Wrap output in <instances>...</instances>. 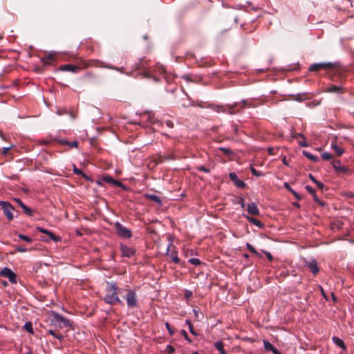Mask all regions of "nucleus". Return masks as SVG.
I'll return each mask as SVG.
<instances>
[{"mask_svg": "<svg viewBox=\"0 0 354 354\" xmlns=\"http://www.w3.org/2000/svg\"><path fill=\"white\" fill-rule=\"evenodd\" d=\"M219 150L223 152V154L226 156H231L233 154V151L229 148L220 147Z\"/></svg>", "mask_w": 354, "mask_h": 354, "instance_id": "nucleus-33", "label": "nucleus"}, {"mask_svg": "<svg viewBox=\"0 0 354 354\" xmlns=\"http://www.w3.org/2000/svg\"><path fill=\"white\" fill-rule=\"evenodd\" d=\"M303 154L308 159L316 162L318 160V158L315 156H313L310 153L308 152L307 151H303Z\"/></svg>", "mask_w": 354, "mask_h": 354, "instance_id": "nucleus-31", "label": "nucleus"}, {"mask_svg": "<svg viewBox=\"0 0 354 354\" xmlns=\"http://www.w3.org/2000/svg\"><path fill=\"white\" fill-rule=\"evenodd\" d=\"M57 53L55 52L48 53L45 56L41 58L44 65H50L57 60Z\"/></svg>", "mask_w": 354, "mask_h": 354, "instance_id": "nucleus-8", "label": "nucleus"}, {"mask_svg": "<svg viewBox=\"0 0 354 354\" xmlns=\"http://www.w3.org/2000/svg\"><path fill=\"white\" fill-rule=\"evenodd\" d=\"M59 70L62 71H68L73 73H78V67H77V65L73 64L61 65L59 68Z\"/></svg>", "mask_w": 354, "mask_h": 354, "instance_id": "nucleus-15", "label": "nucleus"}, {"mask_svg": "<svg viewBox=\"0 0 354 354\" xmlns=\"http://www.w3.org/2000/svg\"><path fill=\"white\" fill-rule=\"evenodd\" d=\"M229 177L236 187L241 189H244L246 187V184L243 181L239 180L237 175L234 172L230 173Z\"/></svg>", "mask_w": 354, "mask_h": 354, "instance_id": "nucleus-11", "label": "nucleus"}, {"mask_svg": "<svg viewBox=\"0 0 354 354\" xmlns=\"http://www.w3.org/2000/svg\"><path fill=\"white\" fill-rule=\"evenodd\" d=\"M331 147L333 149V150L336 152L338 156H342L344 152V149L338 147L336 142H333Z\"/></svg>", "mask_w": 354, "mask_h": 354, "instance_id": "nucleus-25", "label": "nucleus"}, {"mask_svg": "<svg viewBox=\"0 0 354 354\" xmlns=\"http://www.w3.org/2000/svg\"><path fill=\"white\" fill-rule=\"evenodd\" d=\"M186 323H187V325H188V326H189V332H190L192 335H194L196 336V335H197V333H196V332L194 330V326H193V324H192L191 321H189V320H186Z\"/></svg>", "mask_w": 354, "mask_h": 354, "instance_id": "nucleus-35", "label": "nucleus"}, {"mask_svg": "<svg viewBox=\"0 0 354 354\" xmlns=\"http://www.w3.org/2000/svg\"><path fill=\"white\" fill-rule=\"evenodd\" d=\"M37 230L41 232V233H44L46 235L48 236V237L50 238V239L55 241V242H58V241H60L61 240V238L58 236H56L55 234H54L52 232L46 230V229H44L42 227H37Z\"/></svg>", "mask_w": 354, "mask_h": 354, "instance_id": "nucleus-13", "label": "nucleus"}, {"mask_svg": "<svg viewBox=\"0 0 354 354\" xmlns=\"http://www.w3.org/2000/svg\"><path fill=\"white\" fill-rule=\"evenodd\" d=\"M84 78L86 80H90L93 84H97V77L91 72H87L84 75Z\"/></svg>", "mask_w": 354, "mask_h": 354, "instance_id": "nucleus-20", "label": "nucleus"}, {"mask_svg": "<svg viewBox=\"0 0 354 354\" xmlns=\"http://www.w3.org/2000/svg\"><path fill=\"white\" fill-rule=\"evenodd\" d=\"M332 165H333V167L335 168V169L337 171V169H338V166L341 165L340 160H335L332 162Z\"/></svg>", "mask_w": 354, "mask_h": 354, "instance_id": "nucleus-50", "label": "nucleus"}, {"mask_svg": "<svg viewBox=\"0 0 354 354\" xmlns=\"http://www.w3.org/2000/svg\"><path fill=\"white\" fill-rule=\"evenodd\" d=\"M306 98H307L306 94L303 93V94H297L295 96V100L298 101V102H302L304 100H306Z\"/></svg>", "mask_w": 354, "mask_h": 354, "instance_id": "nucleus-38", "label": "nucleus"}, {"mask_svg": "<svg viewBox=\"0 0 354 354\" xmlns=\"http://www.w3.org/2000/svg\"><path fill=\"white\" fill-rule=\"evenodd\" d=\"M334 67L335 64L331 62L315 63L309 66L308 71L311 72H317L321 70H330Z\"/></svg>", "mask_w": 354, "mask_h": 354, "instance_id": "nucleus-4", "label": "nucleus"}, {"mask_svg": "<svg viewBox=\"0 0 354 354\" xmlns=\"http://www.w3.org/2000/svg\"><path fill=\"white\" fill-rule=\"evenodd\" d=\"M246 247L248 249V250L253 254L259 256V252L256 250V249L249 243L246 244Z\"/></svg>", "mask_w": 354, "mask_h": 354, "instance_id": "nucleus-40", "label": "nucleus"}, {"mask_svg": "<svg viewBox=\"0 0 354 354\" xmlns=\"http://www.w3.org/2000/svg\"><path fill=\"white\" fill-rule=\"evenodd\" d=\"M175 348L171 345H167L165 348V352H167L168 354H171L174 353Z\"/></svg>", "mask_w": 354, "mask_h": 354, "instance_id": "nucleus-47", "label": "nucleus"}, {"mask_svg": "<svg viewBox=\"0 0 354 354\" xmlns=\"http://www.w3.org/2000/svg\"><path fill=\"white\" fill-rule=\"evenodd\" d=\"M10 149V147H4V148H3V149H2V154L3 155L7 154L8 152L9 151Z\"/></svg>", "mask_w": 354, "mask_h": 354, "instance_id": "nucleus-61", "label": "nucleus"}, {"mask_svg": "<svg viewBox=\"0 0 354 354\" xmlns=\"http://www.w3.org/2000/svg\"><path fill=\"white\" fill-rule=\"evenodd\" d=\"M165 123L169 128H173L174 126L173 122H171V120H167Z\"/></svg>", "mask_w": 354, "mask_h": 354, "instance_id": "nucleus-59", "label": "nucleus"}, {"mask_svg": "<svg viewBox=\"0 0 354 354\" xmlns=\"http://www.w3.org/2000/svg\"><path fill=\"white\" fill-rule=\"evenodd\" d=\"M215 348L219 351L221 354H227L226 351L224 349L223 343L221 341L214 343Z\"/></svg>", "mask_w": 354, "mask_h": 354, "instance_id": "nucleus-21", "label": "nucleus"}, {"mask_svg": "<svg viewBox=\"0 0 354 354\" xmlns=\"http://www.w3.org/2000/svg\"><path fill=\"white\" fill-rule=\"evenodd\" d=\"M295 137V138L300 137V138H301L303 139V140H302V141H299V142H299V145L300 146H301V147H307V146H308V144H307V142H306V140H305V137L304 136V135L300 134V133H298V134H297Z\"/></svg>", "mask_w": 354, "mask_h": 354, "instance_id": "nucleus-32", "label": "nucleus"}, {"mask_svg": "<svg viewBox=\"0 0 354 354\" xmlns=\"http://www.w3.org/2000/svg\"><path fill=\"white\" fill-rule=\"evenodd\" d=\"M102 180L107 183L112 184L113 182V178L110 175H105L102 177Z\"/></svg>", "mask_w": 354, "mask_h": 354, "instance_id": "nucleus-36", "label": "nucleus"}, {"mask_svg": "<svg viewBox=\"0 0 354 354\" xmlns=\"http://www.w3.org/2000/svg\"><path fill=\"white\" fill-rule=\"evenodd\" d=\"M115 228L117 234L122 238L129 239L132 236L131 231L123 226L120 222L115 223Z\"/></svg>", "mask_w": 354, "mask_h": 354, "instance_id": "nucleus-5", "label": "nucleus"}, {"mask_svg": "<svg viewBox=\"0 0 354 354\" xmlns=\"http://www.w3.org/2000/svg\"><path fill=\"white\" fill-rule=\"evenodd\" d=\"M306 189L310 194L315 195V191L312 187H310V185H307L306 186Z\"/></svg>", "mask_w": 354, "mask_h": 354, "instance_id": "nucleus-52", "label": "nucleus"}, {"mask_svg": "<svg viewBox=\"0 0 354 354\" xmlns=\"http://www.w3.org/2000/svg\"><path fill=\"white\" fill-rule=\"evenodd\" d=\"M48 334L52 335L53 336H54L55 337L59 340L63 339L62 335H61L60 333H55L53 330H48Z\"/></svg>", "mask_w": 354, "mask_h": 354, "instance_id": "nucleus-37", "label": "nucleus"}, {"mask_svg": "<svg viewBox=\"0 0 354 354\" xmlns=\"http://www.w3.org/2000/svg\"><path fill=\"white\" fill-rule=\"evenodd\" d=\"M344 88L336 85H333L327 88L326 90L328 93H344Z\"/></svg>", "mask_w": 354, "mask_h": 354, "instance_id": "nucleus-18", "label": "nucleus"}, {"mask_svg": "<svg viewBox=\"0 0 354 354\" xmlns=\"http://www.w3.org/2000/svg\"><path fill=\"white\" fill-rule=\"evenodd\" d=\"M284 187L290 192H291L294 196L297 199V200H301L302 197L301 195H299L297 192H295L294 189H292L290 186L289 185V184L288 183H284Z\"/></svg>", "mask_w": 354, "mask_h": 354, "instance_id": "nucleus-23", "label": "nucleus"}, {"mask_svg": "<svg viewBox=\"0 0 354 354\" xmlns=\"http://www.w3.org/2000/svg\"><path fill=\"white\" fill-rule=\"evenodd\" d=\"M120 250L121 251L122 256L128 258L133 257L136 253V250L134 248H129L123 244L120 245Z\"/></svg>", "mask_w": 354, "mask_h": 354, "instance_id": "nucleus-10", "label": "nucleus"}, {"mask_svg": "<svg viewBox=\"0 0 354 354\" xmlns=\"http://www.w3.org/2000/svg\"><path fill=\"white\" fill-rule=\"evenodd\" d=\"M348 171H349V169L347 167L342 166V165H339L338 169H337V172L342 173V174H346L347 172H348Z\"/></svg>", "mask_w": 354, "mask_h": 354, "instance_id": "nucleus-42", "label": "nucleus"}, {"mask_svg": "<svg viewBox=\"0 0 354 354\" xmlns=\"http://www.w3.org/2000/svg\"><path fill=\"white\" fill-rule=\"evenodd\" d=\"M181 334L184 336V337L189 342H192V340L189 339L187 332L185 330H181Z\"/></svg>", "mask_w": 354, "mask_h": 354, "instance_id": "nucleus-55", "label": "nucleus"}, {"mask_svg": "<svg viewBox=\"0 0 354 354\" xmlns=\"http://www.w3.org/2000/svg\"><path fill=\"white\" fill-rule=\"evenodd\" d=\"M247 211L249 214L254 216H257L259 214V209L254 203L248 204Z\"/></svg>", "mask_w": 354, "mask_h": 354, "instance_id": "nucleus-17", "label": "nucleus"}, {"mask_svg": "<svg viewBox=\"0 0 354 354\" xmlns=\"http://www.w3.org/2000/svg\"><path fill=\"white\" fill-rule=\"evenodd\" d=\"M165 326L167 329L168 330V332L171 335H173L175 333L174 329L170 326V324L168 322L165 323Z\"/></svg>", "mask_w": 354, "mask_h": 354, "instance_id": "nucleus-44", "label": "nucleus"}, {"mask_svg": "<svg viewBox=\"0 0 354 354\" xmlns=\"http://www.w3.org/2000/svg\"><path fill=\"white\" fill-rule=\"evenodd\" d=\"M239 104L238 102H235L232 105H218L212 104L209 105V107L217 113H227L228 114L232 115L239 112Z\"/></svg>", "mask_w": 354, "mask_h": 354, "instance_id": "nucleus-2", "label": "nucleus"}, {"mask_svg": "<svg viewBox=\"0 0 354 354\" xmlns=\"http://www.w3.org/2000/svg\"><path fill=\"white\" fill-rule=\"evenodd\" d=\"M78 142L77 140H73L72 142H69L68 147L77 148L78 147Z\"/></svg>", "mask_w": 354, "mask_h": 354, "instance_id": "nucleus-51", "label": "nucleus"}, {"mask_svg": "<svg viewBox=\"0 0 354 354\" xmlns=\"http://www.w3.org/2000/svg\"><path fill=\"white\" fill-rule=\"evenodd\" d=\"M147 120L151 124L160 123V124H162L161 122H158V120H156L154 115L152 113L147 112Z\"/></svg>", "mask_w": 354, "mask_h": 354, "instance_id": "nucleus-26", "label": "nucleus"}, {"mask_svg": "<svg viewBox=\"0 0 354 354\" xmlns=\"http://www.w3.org/2000/svg\"><path fill=\"white\" fill-rule=\"evenodd\" d=\"M278 151L277 148H273V147H268V152L270 155H274L277 153Z\"/></svg>", "mask_w": 354, "mask_h": 354, "instance_id": "nucleus-49", "label": "nucleus"}, {"mask_svg": "<svg viewBox=\"0 0 354 354\" xmlns=\"http://www.w3.org/2000/svg\"><path fill=\"white\" fill-rule=\"evenodd\" d=\"M53 317H54V320L57 323L60 324L59 326V327L71 326V323L69 319L64 317L63 316L60 315L58 313H53Z\"/></svg>", "mask_w": 354, "mask_h": 354, "instance_id": "nucleus-9", "label": "nucleus"}, {"mask_svg": "<svg viewBox=\"0 0 354 354\" xmlns=\"http://www.w3.org/2000/svg\"><path fill=\"white\" fill-rule=\"evenodd\" d=\"M197 170L198 171H204L205 173H209L210 172V169L209 168H207L205 166H198L197 167Z\"/></svg>", "mask_w": 354, "mask_h": 354, "instance_id": "nucleus-48", "label": "nucleus"}, {"mask_svg": "<svg viewBox=\"0 0 354 354\" xmlns=\"http://www.w3.org/2000/svg\"><path fill=\"white\" fill-rule=\"evenodd\" d=\"M145 68L144 62L140 60L138 63L136 64L134 66V69L139 70Z\"/></svg>", "mask_w": 354, "mask_h": 354, "instance_id": "nucleus-43", "label": "nucleus"}, {"mask_svg": "<svg viewBox=\"0 0 354 354\" xmlns=\"http://www.w3.org/2000/svg\"><path fill=\"white\" fill-rule=\"evenodd\" d=\"M246 218L251 223L255 225L256 226L260 228H262L263 227V223L259 220L250 216H246Z\"/></svg>", "mask_w": 354, "mask_h": 354, "instance_id": "nucleus-24", "label": "nucleus"}, {"mask_svg": "<svg viewBox=\"0 0 354 354\" xmlns=\"http://www.w3.org/2000/svg\"><path fill=\"white\" fill-rule=\"evenodd\" d=\"M305 265L314 275H316L319 271V269L317 266V263L315 259L305 261Z\"/></svg>", "mask_w": 354, "mask_h": 354, "instance_id": "nucleus-12", "label": "nucleus"}, {"mask_svg": "<svg viewBox=\"0 0 354 354\" xmlns=\"http://www.w3.org/2000/svg\"><path fill=\"white\" fill-rule=\"evenodd\" d=\"M346 196L350 198H354V193L353 192H348L346 194Z\"/></svg>", "mask_w": 354, "mask_h": 354, "instance_id": "nucleus-63", "label": "nucleus"}, {"mask_svg": "<svg viewBox=\"0 0 354 354\" xmlns=\"http://www.w3.org/2000/svg\"><path fill=\"white\" fill-rule=\"evenodd\" d=\"M239 105L238 106V109H239V106H241V109H244L246 107H256V105L253 104L251 101L244 100H242L241 103H239Z\"/></svg>", "mask_w": 354, "mask_h": 354, "instance_id": "nucleus-22", "label": "nucleus"}, {"mask_svg": "<svg viewBox=\"0 0 354 354\" xmlns=\"http://www.w3.org/2000/svg\"><path fill=\"white\" fill-rule=\"evenodd\" d=\"M239 203L241 205L242 207H245V200L243 199V198H240Z\"/></svg>", "mask_w": 354, "mask_h": 354, "instance_id": "nucleus-62", "label": "nucleus"}, {"mask_svg": "<svg viewBox=\"0 0 354 354\" xmlns=\"http://www.w3.org/2000/svg\"><path fill=\"white\" fill-rule=\"evenodd\" d=\"M0 276L8 278L12 283H17L16 274L7 267H5L0 270Z\"/></svg>", "mask_w": 354, "mask_h": 354, "instance_id": "nucleus-7", "label": "nucleus"}, {"mask_svg": "<svg viewBox=\"0 0 354 354\" xmlns=\"http://www.w3.org/2000/svg\"><path fill=\"white\" fill-rule=\"evenodd\" d=\"M17 250L19 252H26L28 251V249L25 247L19 246L17 248Z\"/></svg>", "mask_w": 354, "mask_h": 354, "instance_id": "nucleus-57", "label": "nucleus"}, {"mask_svg": "<svg viewBox=\"0 0 354 354\" xmlns=\"http://www.w3.org/2000/svg\"><path fill=\"white\" fill-rule=\"evenodd\" d=\"M15 201L22 208L24 213L28 216H32L35 212L34 210L27 207L20 199H15Z\"/></svg>", "mask_w": 354, "mask_h": 354, "instance_id": "nucleus-16", "label": "nucleus"}, {"mask_svg": "<svg viewBox=\"0 0 354 354\" xmlns=\"http://www.w3.org/2000/svg\"><path fill=\"white\" fill-rule=\"evenodd\" d=\"M128 308H134L138 306L136 292L134 290L127 289L125 295Z\"/></svg>", "mask_w": 354, "mask_h": 354, "instance_id": "nucleus-3", "label": "nucleus"}, {"mask_svg": "<svg viewBox=\"0 0 354 354\" xmlns=\"http://www.w3.org/2000/svg\"><path fill=\"white\" fill-rule=\"evenodd\" d=\"M18 237L21 240L24 241H26L27 243H32V239L30 237H29V236H28L26 235H24V234H19L18 235Z\"/></svg>", "mask_w": 354, "mask_h": 354, "instance_id": "nucleus-34", "label": "nucleus"}, {"mask_svg": "<svg viewBox=\"0 0 354 354\" xmlns=\"http://www.w3.org/2000/svg\"><path fill=\"white\" fill-rule=\"evenodd\" d=\"M162 156H163L164 160H170L174 159V156L171 155V154L164 155Z\"/></svg>", "mask_w": 354, "mask_h": 354, "instance_id": "nucleus-54", "label": "nucleus"}, {"mask_svg": "<svg viewBox=\"0 0 354 354\" xmlns=\"http://www.w3.org/2000/svg\"><path fill=\"white\" fill-rule=\"evenodd\" d=\"M147 197L152 201H154L158 204L161 203V199L159 196L154 194H147Z\"/></svg>", "mask_w": 354, "mask_h": 354, "instance_id": "nucleus-29", "label": "nucleus"}, {"mask_svg": "<svg viewBox=\"0 0 354 354\" xmlns=\"http://www.w3.org/2000/svg\"><path fill=\"white\" fill-rule=\"evenodd\" d=\"M250 171H251V173H252V174L253 176H256L257 177H260V176H263V174L261 171H257L254 167H251Z\"/></svg>", "mask_w": 354, "mask_h": 354, "instance_id": "nucleus-41", "label": "nucleus"}, {"mask_svg": "<svg viewBox=\"0 0 354 354\" xmlns=\"http://www.w3.org/2000/svg\"><path fill=\"white\" fill-rule=\"evenodd\" d=\"M73 172L77 175H80L81 174H82V171L80 169L77 168L75 166H74Z\"/></svg>", "mask_w": 354, "mask_h": 354, "instance_id": "nucleus-58", "label": "nucleus"}, {"mask_svg": "<svg viewBox=\"0 0 354 354\" xmlns=\"http://www.w3.org/2000/svg\"><path fill=\"white\" fill-rule=\"evenodd\" d=\"M271 352H272L273 354H281L275 347L272 348Z\"/></svg>", "mask_w": 354, "mask_h": 354, "instance_id": "nucleus-64", "label": "nucleus"}, {"mask_svg": "<svg viewBox=\"0 0 354 354\" xmlns=\"http://www.w3.org/2000/svg\"><path fill=\"white\" fill-rule=\"evenodd\" d=\"M188 261L191 264L194 265V266H199L202 263V262L198 259H196V258L189 259Z\"/></svg>", "mask_w": 354, "mask_h": 354, "instance_id": "nucleus-39", "label": "nucleus"}, {"mask_svg": "<svg viewBox=\"0 0 354 354\" xmlns=\"http://www.w3.org/2000/svg\"><path fill=\"white\" fill-rule=\"evenodd\" d=\"M0 206L1 207L3 213L6 216L7 218L9 221H12L14 218L12 210L14 209V207L12 206V205L6 201H0Z\"/></svg>", "mask_w": 354, "mask_h": 354, "instance_id": "nucleus-6", "label": "nucleus"}, {"mask_svg": "<svg viewBox=\"0 0 354 354\" xmlns=\"http://www.w3.org/2000/svg\"><path fill=\"white\" fill-rule=\"evenodd\" d=\"M322 158L325 160H329L332 158V155L329 153L325 152L322 154Z\"/></svg>", "mask_w": 354, "mask_h": 354, "instance_id": "nucleus-46", "label": "nucleus"}, {"mask_svg": "<svg viewBox=\"0 0 354 354\" xmlns=\"http://www.w3.org/2000/svg\"><path fill=\"white\" fill-rule=\"evenodd\" d=\"M95 62H97V61L94 60H82L80 62L79 64L77 65V67H78V72H80V70L86 69L90 66H95Z\"/></svg>", "mask_w": 354, "mask_h": 354, "instance_id": "nucleus-14", "label": "nucleus"}, {"mask_svg": "<svg viewBox=\"0 0 354 354\" xmlns=\"http://www.w3.org/2000/svg\"><path fill=\"white\" fill-rule=\"evenodd\" d=\"M24 328L30 334L34 333L32 324L30 322H26L24 326Z\"/></svg>", "mask_w": 354, "mask_h": 354, "instance_id": "nucleus-28", "label": "nucleus"}, {"mask_svg": "<svg viewBox=\"0 0 354 354\" xmlns=\"http://www.w3.org/2000/svg\"><path fill=\"white\" fill-rule=\"evenodd\" d=\"M105 292V295L103 299L104 302L110 305L121 303V300L118 297L120 288L115 282H107Z\"/></svg>", "mask_w": 354, "mask_h": 354, "instance_id": "nucleus-1", "label": "nucleus"}, {"mask_svg": "<svg viewBox=\"0 0 354 354\" xmlns=\"http://www.w3.org/2000/svg\"><path fill=\"white\" fill-rule=\"evenodd\" d=\"M114 186L122 187V189H125L124 185L119 180L113 179V182L112 183Z\"/></svg>", "mask_w": 354, "mask_h": 354, "instance_id": "nucleus-45", "label": "nucleus"}, {"mask_svg": "<svg viewBox=\"0 0 354 354\" xmlns=\"http://www.w3.org/2000/svg\"><path fill=\"white\" fill-rule=\"evenodd\" d=\"M57 142L62 145H67V146L69 144V142L67 141L66 139H59V140H57Z\"/></svg>", "mask_w": 354, "mask_h": 354, "instance_id": "nucleus-53", "label": "nucleus"}, {"mask_svg": "<svg viewBox=\"0 0 354 354\" xmlns=\"http://www.w3.org/2000/svg\"><path fill=\"white\" fill-rule=\"evenodd\" d=\"M263 346L266 351H271L274 347L270 342L266 339L263 340Z\"/></svg>", "mask_w": 354, "mask_h": 354, "instance_id": "nucleus-30", "label": "nucleus"}, {"mask_svg": "<svg viewBox=\"0 0 354 354\" xmlns=\"http://www.w3.org/2000/svg\"><path fill=\"white\" fill-rule=\"evenodd\" d=\"M170 257L171 258L172 261L175 263H179L180 261V259L178 257V252L175 250L172 251L171 254H169Z\"/></svg>", "mask_w": 354, "mask_h": 354, "instance_id": "nucleus-27", "label": "nucleus"}, {"mask_svg": "<svg viewBox=\"0 0 354 354\" xmlns=\"http://www.w3.org/2000/svg\"><path fill=\"white\" fill-rule=\"evenodd\" d=\"M332 339L335 344H336L337 346H338L344 351L346 349V346L342 339H340L338 337L334 336L333 337Z\"/></svg>", "mask_w": 354, "mask_h": 354, "instance_id": "nucleus-19", "label": "nucleus"}, {"mask_svg": "<svg viewBox=\"0 0 354 354\" xmlns=\"http://www.w3.org/2000/svg\"><path fill=\"white\" fill-rule=\"evenodd\" d=\"M156 164L162 163L165 160L162 156H159V157L155 160Z\"/></svg>", "mask_w": 354, "mask_h": 354, "instance_id": "nucleus-56", "label": "nucleus"}, {"mask_svg": "<svg viewBox=\"0 0 354 354\" xmlns=\"http://www.w3.org/2000/svg\"><path fill=\"white\" fill-rule=\"evenodd\" d=\"M315 184L321 189H322L324 188V185L322 183H321V182H319L318 180L317 181V183H315Z\"/></svg>", "mask_w": 354, "mask_h": 354, "instance_id": "nucleus-60", "label": "nucleus"}]
</instances>
